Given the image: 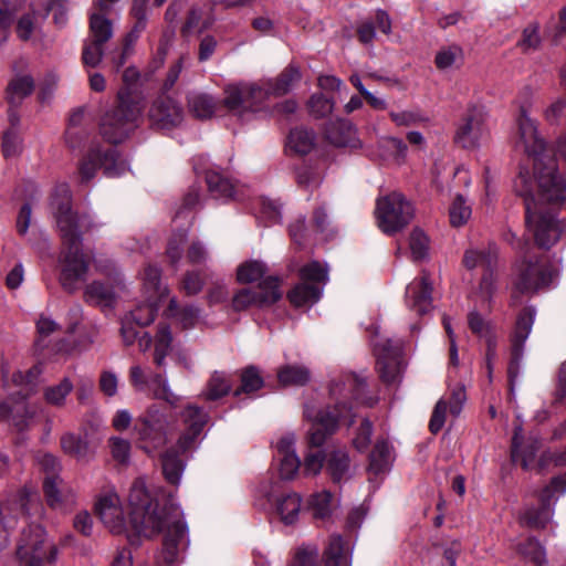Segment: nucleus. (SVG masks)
Listing matches in <instances>:
<instances>
[{"instance_id":"obj_1","label":"nucleus","mask_w":566,"mask_h":566,"mask_svg":"<svg viewBox=\"0 0 566 566\" xmlns=\"http://www.w3.org/2000/svg\"><path fill=\"white\" fill-rule=\"evenodd\" d=\"M161 490L147 485L144 479H137L130 486L128 503L129 518H126L122 502L116 492L109 491L101 495L95 511L109 532L114 534L135 533L147 538L165 532L163 548L157 555V566H170L179 560L180 552L188 544L187 525L159 510Z\"/></svg>"},{"instance_id":"obj_2","label":"nucleus","mask_w":566,"mask_h":566,"mask_svg":"<svg viewBox=\"0 0 566 566\" xmlns=\"http://www.w3.org/2000/svg\"><path fill=\"white\" fill-rule=\"evenodd\" d=\"M51 210L62 241L59 280L65 291L73 293L85 281L90 269V259L82 250V239L92 226L91 220L86 214L80 216L73 211L71 191L65 184L56 186Z\"/></svg>"},{"instance_id":"obj_3","label":"nucleus","mask_w":566,"mask_h":566,"mask_svg":"<svg viewBox=\"0 0 566 566\" xmlns=\"http://www.w3.org/2000/svg\"><path fill=\"white\" fill-rule=\"evenodd\" d=\"M515 145L533 160L534 177L541 195L548 201L566 200V178L541 137L536 122L521 107L516 117Z\"/></svg>"},{"instance_id":"obj_4","label":"nucleus","mask_w":566,"mask_h":566,"mask_svg":"<svg viewBox=\"0 0 566 566\" xmlns=\"http://www.w3.org/2000/svg\"><path fill=\"white\" fill-rule=\"evenodd\" d=\"M365 391V378L352 373L342 374L334 378L329 385V394L336 400L334 411L329 409L316 410L314 406L306 405L304 416L312 422L308 430L310 447H322L326 439L336 431L338 419L345 417L339 410V406L345 407L349 398H353L357 403L371 406L374 400L367 398Z\"/></svg>"},{"instance_id":"obj_5","label":"nucleus","mask_w":566,"mask_h":566,"mask_svg":"<svg viewBox=\"0 0 566 566\" xmlns=\"http://www.w3.org/2000/svg\"><path fill=\"white\" fill-rule=\"evenodd\" d=\"M533 180L527 169H521L514 179L513 189L524 198L526 229L532 233L535 243L543 249L553 247L564 234L562 221L552 210L544 209L539 200H545L538 190V200L533 195ZM557 200L556 202H558Z\"/></svg>"},{"instance_id":"obj_6","label":"nucleus","mask_w":566,"mask_h":566,"mask_svg":"<svg viewBox=\"0 0 566 566\" xmlns=\"http://www.w3.org/2000/svg\"><path fill=\"white\" fill-rule=\"evenodd\" d=\"M42 368L33 366L27 371H13L11 377L3 370L6 386L9 389L18 388L0 405V419L8 418L19 430L27 428L36 416L40 408L25 401L27 397L34 392Z\"/></svg>"},{"instance_id":"obj_7","label":"nucleus","mask_w":566,"mask_h":566,"mask_svg":"<svg viewBox=\"0 0 566 566\" xmlns=\"http://www.w3.org/2000/svg\"><path fill=\"white\" fill-rule=\"evenodd\" d=\"M117 99V106L108 111L101 122V133L112 144L120 143L128 136L143 112L140 98L133 96L128 90H120Z\"/></svg>"},{"instance_id":"obj_8","label":"nucleus","mask_w":566,"mask_h":566,"mask_svg":"<svg viewBox=\"0 0 566 566\" xmlns=\"http://www.w3.org/2000/svg\"><path fill=\"white\" fill-rule=\"evenodd\" d=\"M268 98V90L261 82H237L226 85L222 105L232 115L243 118L259 112Z\"/></svg>"},{"instance_id":"obj_9","label":"nucleus","mask_w":566,"mask_h":566,"mask_svg":"<svg viewBox=\"0 0 566 566\" xmlns=\"http://www.w3.org/2000/svg\"><path fill=\"white\" fill-rule=\"evenodd\" d=\"M57 549L46 541L44 530L40 525H29L23 530L17 547V556L23 566H44L55 560Z\"/></svg>"},{"instance_id":"obj_10","label":"nucleus","mask_w":566,"mask_h":566,"mask_svg":"<svg viewBox=\"0 0 566 566\" xmlns=\"http://www.w3.org/2000/svg\"><path fill=\"white\" fill-rule=\"evenodd\" d=\"M375 216L379 229L394 234L403 229L413 218V208L399 192H391L377 200Z\"/></svg>"},{"instance_id":"obj_11","label":"nucleus","mask_w":566,"mask_h":566,"mask_svg":"<svg viewBox=\"0 0 566 566\" xmlns=\"http://www.w3.org/2000/svg\"><path fill=\"white\" fill-rule=\"evenodd\" d=\"M555 461L559 465H566V449L556 457ZM565 492L566 473L552 479L551 483L542 491L539 495L541 507L528 509L523 515L524 523L535 528L545 527L553 516V510L551 507L552 501L556 495L563 494Z\"/></svg>"},{"instance_id":"obj_12","label":"nucleus","mask_w":566,"mask_h":566,"mask_svg":"<svg viewBox=\"0 0 566 566\" xmlns=\"http://www.w3.org/2000/svg\"><path fill=\"white\" fill-rule=\"evenodd\" d=\"M259 291L242 289L234 294L232 307L234 311H244L251 306L265 307L273 305L282 297L280 280L276 276H266L259 286Z\"/></svg>"},{"instance_id":"obj_13","label":"nucleus","mask_w":566,"mask_h":566,"mask_svg":"<svg viewBox=\"0 0 566 566\" xmlns=\"http://www.w3.org/2000/svg\"><path fill=\"white\" fill-rule=\"evenodd\" d=\"M497 254V247L490 243L484 247L470 248L463 255V264L468 270L481 268L485 271L480 283V293L485 300L490 298L494 291L492 270L496 265Z\"/></svg>"},{"instance_id":"obj_14","label":"nucleus","mask_w":566,"mask_h":566,"mask_svg":"<svg viewBox=\"0 0 566 566\" xmlns=\"http://www.w3.org/2000/svg\"><path fill=\"white\" fill-rule=\"evenodd\" d=\"M167 417L156 407H150L135 423V431L145 449L163 447L167 441Z\"/></svg>"},{"instance_id":"obj_15","label":"nucleus","mask_w":566,"mask_h":566,"mask_svg":"<svg viewBox=\"0 0 566 566\" xmlns=\"http://www.w3.org/2000/svg\"><path fill=\"white\" fill-rule=\"evenodd\" d=\"M97 168H103L107 177H118L127 170V165L124 160L119 159L114 148L103 153L99 149H92L80 167L82 180H91L95 176Z\"/></svg>"},{"instance_id":"obj_16","label":"nucleus","mask_w":566,"mask_h":566,"mask_svg":"<svg viewBox=\"0 0 566 566\" xmlns=\"http://www.w3.org/2000/svg\"><path fill=\"white\" fill-rule=\"evenodd\" d=\"M401 349L399 340L382 339L374 343L377 369L380 378L387 384H392L400 377L402 371Z\"/></svg>"},{"instance_id":"obj_17","label":"nucleus","mask_w":566,"mask_h":566,"mask_svg":"<svg viewBox=\"0 0 566 566\" xmlns=\"http://www.w3.org/2000/svg\"><path fill=\"white\" fill-rule=\"evenodd\" d=\"M489 136L486 114L482 107H472L455 133V143L463 148H474Z\"/></svg>"},{"instance_id":"obj_18","label":"nucleus","mask_w":566,"mask_h":566,"mask_svg":"<svg viewBox=\"0 0 566 566\" xmlns=\"http://www.w3.org/2000/svg\"><path fill=\"white\" fill-rule=\"evenodd\" d=\"M148 119L158 129L175 128L184 120V109L171 96L160 95L153 101Z\"/></svg>"},{"instance_id":"obj_19","label":"nucleus","mask_w":566,"mask_h":566,"mask_svg":"<svg viewBox=\"0 0 566 566\" xmlns=\"http://www.w3.org/2000/svg\"><path fill=\"white\" fill-rule=\"evenodd\" d=\"M552 281V272L539 261L523 263L515 289L521 293H533L547 286Z\"/></svg>"},{"instance_id":"obj_20","label":"nucleus","mask_w":566,"mask_h":566,"mask_svg":"<svg viewBox=\"0 0 566 566\" xmlns=\"http://www.w3.org/2000/svg\"><path fill=\"white\" fill-rule=\"evenodd\" d=\"M181 418L186 424V430L178 440V448L181 451H187L196 444L208 422V413L195 405H189L182 410Z\"/></svg>"},{"instance_id":"obj_21","label":"nucleus","mask_w":566,"mask_h":566,"mask_svg":"<svg viewBox=\"0 0 566 566\" xmlns=\"http://www.w3.org/2000/svg\"><path fill=\"white\" fill-rule=\"evenodd\" d=\"M432 286L429 275L423 272L420 279L413 280L406 289V304L418 315H424L432 310Z\"/></svg>"},{"instance_id":"obj_22","label":"nucleus","mask_w":566,"mask_h":566,"mask_svg":"<svg viewBox=\"0 0 566 566\" xmlns=\"http://www.w3.org/2000/svg\"><path fill=\"white\" fill-rule=\"evenodd\" d=\"M12 504L0 503V549L9 543V530L15 525L17 517L29 512L32 500L25 492H20Z\"/></svg>"},{"instance_id":"obj_23","label":"nucleus","mask_w":566,"mask_h":566,"mask_svg":"<svg viewBox=\"0 0 566 566\" xmlns=\"http://www.w3.org/2000/svg\"><path fill=\"white\" fill-rule=\"evenodd\" d=\"M295 436L287 433L283 436L277 444L279 473L283 480H292L298 472L301 461L294 450Z\"/></svg>"},{"instance_id":"obj_24","label":"nucleus","mask_w":566,"mask_h":566,"mask_svg":"<svg viewBox=\"0 0 566 566\" xmlns=\"http://www.w3.org/2000/svg\"><path fill=\"white\" fill-rule=\"evenodd\" d=\"M125 284L117 277L114 284L101 281H93L85 287L84 296L88 303L102 307H113L116 303L118 292L124 290Z\"/></svg>"},{"instance_id":"obj_25","label":"nucleus","mask_w":566,"mask_h":566,"mask_svg":"<svg viewBox=\"0 0 566 566\" xmlns=\"http://www.w3.org/2000/svg\"><path fill=\"white\" fill-rule=\"evenodd\" d=\"M326 138L337 147H360L357 132L354 125L346 119H336L327 124Z\"/></svg>"},{"instance_id":"obj_26","label":"nucleus","mask_w":566,"mask_h":566,"mask_svg":"<svg viewBox=\"0 0 566 566\" xmlns=\"http://www.w3.org/2000/svg\"><path fill=\"white\" fill-rule=\"evenodd\" d=\"M522 432L521 426L515 427L514 437L512 440V458L513 461L520 462L523 469L528 470L533 467L536 459V453L541 447L538 439H533L527 442L526 446H522Z\"/></svg>"},{"instance_id":"obj_27","label":"nucleus","mask_w":566,"mask_h":566,"mask_svg":"<svg viewBox=\"0 0 566 566\" xmlns=\"http://www.w3.org/2000/svg\"><path fill=\"white\" fill-rule=\"evenodd\" d=\"M326 473L338 484L350 478V460L343 449H335L326 454Z\"/></svg>"},{"instance_id":"obj_28","label":"nucleus","mask_w":566,"mask_h":566,"mask_svg":"<svg viewBox=\"0 0 566 566\" xmlns=\"http://www.w3.org/2000/svg\"><path fill=\"white\" fill-rule=\"evenodd\" d=\"M33 91V77L29 73H17L8 83L7 101L11 106H19Z\"/></svg>"},{"instance_id":"obj_29","label":"nucleus","mask_w":566,"mask_h":566,"mask_svg":"<svg viewBox=\"0 0 566 566\" xmlns=\"http://www.w3.org/2000/svg\"><path fill=\"white\" fill-rule=\"evenodd\" d=\"M63 451L78 461H90L93 455V449L84 436L65 433L61 438Z\"/></svg>"},{"instance_id":"obj_30","label":"nucleus","mask_w":566,"mask_h":566,"mask_svg":"<svg viewBox=\"0 0 566 566\" xmlns=\"http://www.w3.org/2000/svg\"><path fill=\"white\" fill-rule=\"evenodd\" d=\"M201 314L200 307L193 304H187L179 306L176 297H171L167 307V316L172 317L177 321L182 328L193 327Z\"/></svg>"},{"instance_id":"obj_31","label":"nucleus","mask_w":566,"mask_h":566,"mask_svg":"<svg viewBox=\"0 0 566 566\" xmlns=\"http://www.w3.org/2000/svg\"><path fill=\"white\" fill-rule=\"evenodd\" d=\"M106 13L94 11L90 14V31L87 39L105 44L113 36V22L105 17Z\"/></svg>"},{"instance_id":"obj_32","label":"nucleus","mask_w":566,"mask_h":566,"mask_svg":"<svg viewBox=\"0 0 566 566\" xmlns=\"http://www.w3.org/2000/svg\"><path fill=\"white\" fill-rule=\"evenodd\" d=\"M534 316V310L527 308L517 318L516 327L512 339L513 357L515 360L518 359L523 344L525 343L532 331Z\"/></svg>"},{"instance_id":"obj_33","label":"nucleus","mask_w":566,"mask_h":566,"mask_svg":"<svg viewBox=\"0 0 566 566\" xmlns=\"http://www.w3.org/2000/svg\"><path fill=\"white\" fill-rule=\"evenodd\" d=\"M301 80L300 70L295 66L286 67L275 80V82L266 81L261 82L265 85L268 90V96L270 94L273 95H284L289 93L292 87Z\"/></svg>"},{"instance_id":"obj_34","label":"nucleus","mask_w":566,"mask_h":566,"mask_svg":"<svg viewBox=\"0 0 566 566\" xmlns=\"http://www.w3.org/2000/svg\"><path fill=\"white\" fill-rule=\"evenodd\" d=\"M301 507L302 497L294 492L281 496L276 502V512L286 525L294 524L297 521Z\"/></svg>"},{"instance_id":"obj_35","label":"nucleus","mask_w":566,"mask_h":566,"mask_svg":"<svg viewBox=\"0 0 566 566\" xmlns=\"http://www.w3.org/2000/svg\"><path fill=\"white\" fill-rule=\"evenodd\" d=\"M392 461L391 449L386 441H378L369 457V471L376 475L389 470Z\"/></svg>"},{"instance_id":"obj_36","label":"nucleus","mask_w":566,"mask_h":566,"mask_svg":"<svg viewBox=\"0 0 566 566\" xmlns=\"http://www.w3.org/2000/svg\"><path fill=\"white\" fill-rule=\"evenodd\" d=\"M321 295L322 287L302 282L287 294V297L294 306L300 307L317 302Z\"/></svg>"},{"instance_id":"obj_37","label":"nucleus","mask_w":566,"mask_h":566,"mask_svg":"<svg viewBox=\"0 0 566 566\" xmlns=\"http://www.w3.org/2000/svg\"><path fill=\"white\" fill-rule=\"evenodd\" d=\"M209 11L210 9H206L203 7H192L189 10L187 20L182 27V34H189L193 30L202 32L203 30L209 29L213 23V18Z\"/></svg>"},{"instance_id":"obj_38","label":"nucleus","mask_w":566,"mask_h":566,"mask_svg":"<svg viewBox=\"0 0 566 566\" xmlns=\"http://www.w3.org/2000/svg\"><path fill=\"white\" fill-rule=\"evenodd\" d=\"M190 112L198 118H210L216 111V101L206 93H191L188 97Z\"/></svg>"},{"instance_id":"obj_39","label":"nucleus","mask_w":566,"mask_h":566,"mask_svg":"<svg viewBox=\"0 0 566 566\" xmlns=\"http://www.w3.org/2000/svg\"><path fill=\"white\" fill-rule=\"evenodd\" d=\"M143 281L148 296H153V300L159 302L164 296L168 295V287L163 285L160 281L159 268L148 265L144 270Z\"/></svg>"},{"instance_id":"obj_40","label":"nucleus","mask_w":566,"mask_h":566,"mask_svg":"<svg viewBox=\"0 0 566 566\" xmlns=\"http://www.w3.org/2000/svg\"><path fill=\"white\" fill-rule=\"evenodd\" d=\"M314 140L315 136L312 130L295 128L289 135L287 147L295 154L306 155L314 147Z\"/></svg>"},{"instance_id":"obj_41","label":"nucleus","mask_w":566,"mask_h":566,"mask_svg":"<svg viewBox=\"0 0 566 566\" xmlns=\"http://www.w3.org/2000/svg\"><path fill=\"white\" fill-rule=\"evenodd\" d=\"M146 388L153 391L155 398L163 399L171 406L179 401V397L172 392L167 379L161 374L148 375Z\"/></svg>"},{"instance_id":"obj_42","label":"nucleus","mask_w":566,"mask_h":566,"mask_svg":"<svg viewBox=\"0 0 566 566\" xmlns=\"http://www.w3.org/2000/svg\"><path fill=\"white\" fill-rule=\"evenodd\" d=\"M74 386L70 378L64 377L59 384L48 386L43 390L44 400L54 407H63L66 397L71 394Z\"/></svg>"},{"instance_id":"obj_43","label":"nucleus","mask_w":566,"mask_h":566,"mask_svg":"<svg viewBox=\"0 0 566 566\" xmlns=\"http://www.w3.org/2000/svg\"><path fill=\"white\" fill-rule=\"evenodd\" d=\"M171 329L167 324H159L155 336V354L154 361L158 367L164 366L165 358L168 355L171 346Z\"/></svg>"},{"instance_id":"obj_44","label":"nucleus","mask_w":566,"mask_h":566,"mask_svg":"<svg viewBox=\"0 0 566 566\" xmlns=\"http://www.w3.org/2000/svg\"><path fill=\"white\" fill-rule=\"evenodd\" d=\"M324 555L325 566H350L349 557L344 552L343 539L339 535L331 536Z\"/></svg>"},{"instance_id":"obj_45","label":"nucleus","mask_w":566,"mask_h":566,"mask_svg":"<svg viewBox=\"0 0 566 566\" xmlns=\"http://www.w3.org/2000/svg\"><path fill=\"white\" fill-rule=\"evenodd\" d=\"M161 465L166 480L171 484H178L180 482L185 464L177 453L172 450L165 452L161 458Z\"/></svg>"},{"instance_id":"obj_46","label":"nucleus","mask_w":566,"mask_h":566,"mask_svg":"<svg viewBox=\"0 0 566 566\" xmlns=\"http://www.w3.org/2000/svg\"><path fill=\"white\" fill-rule=\"evenodd\" d=\"M279 381L284 385L303 386L310 380V370L304 366L287 365L280 369Z\"/></svg>"},{"instance_id":"obj_47","label":"nucleus","mask_w":566,"mask_h":566,"mask_svg":"<svg viewBox=\"0 0 566 566\" xmlns=\"http://www.w3.org/2000/svg\"><path fill=\"white\" fill-rule=\"evenodd\" d=\"M206 180L209 188V191L216 198H229L233 195V185L232 182L223 177L220 172L209 170L206 174Z\"/></svg>"},{"instance_id":"obj_48","label":"nucleus","mask_w":566,"mask_h":566,"mask_svg":"<svg viewBox=\"0 0 566 566\" xmlns=\"http://www.w3.org/2000/svg\"><path fill=\"white\" fill-rule=\"evenodd\" d=\"M206 180L209 188V191L216 198H229L233 195V185L232 182L223 177L220 172L209 170L206 174Z\"/></svg>"},{"instance_id":"obj_49","label":"nucleus","mask_w":566,"mask_h":566,"mask_svg":"<svg viewBox=\"0 0 566 566\" xmlns=\"http://www.w3.org/2000/svg\"><path fill=\"white\" fill-rule=\"evenodd\" d=\"M206 180L209 188V191L216 198H229L233 195V185L232 182L223 177L220 172L209 170L206 174Z\"/></svg>"},{"instance_id":"obj_50","label":"nucleus","mask_w":566,"mask_h":566,"mask_svg":"<svg viewBox=\"0 0 566 566\" xmlns=\"http://www.w3.org/2000/svg\"><path fill=\"white\" fill-rule=\"evenodd\" d=\"M157 308L158 301L153 300V296H148L147 303L138 305L125 317L135 323L137 326H146L154 322Z\"/></svg>"},{"instance_id":"obj_51","label":"nucleus","mask_w":566,"mask_h":566,"mask_svg":"<svg viewBox=\"0 0 566 566\" xmlns=\"http://www.w3.org/2000/svg\"><path fill=\"white\" fill-rule=\"evenodd\" d=\"M231 389L229 377L219 371H214L208 381L205 397L208 400H217L226 396Z\"/></svg>"},{"instance_id":"obj_52","label":"nucleus","mask_w":566,"mask_h":566,"mask_svg":"<svg viewBox=\"0 0 566 566\" xmlns=\"http://www.w3.org/2000/svg\"><path fill=\"white\" fill-rule=\"evenodd\" d=\"M300 277L308 284H326L328 281V269L318 261H312L300 270Z\"/></svg>"},{"instance_id":"obj_53","label":"nucleus","mask_w":566,"mask_h":566,"mask_svg":"<svg viewBox=\"0 0 566 566\" xmlns=\"http://www.w3.org/2000/svg\"><path fill=\"white\" fill-rule=\"evenodd\" d=\"M472 210L463 196L458 195L449 209L450 222L453 227H462L471 218Z\"/></svg>"},{"instance_id":"obj_54","label":"nucleus","mask_w":566,"mask_h":566,"mask_svg":"<svg viewBox=\"0 0 566 566\" xmlns=\"http://www.w3.org/2000/svg\"><path fill=\"white\" fill-rule=\"evenodd\" d=\"M265 264L260 261H248L241 264L237 271V279L240 283H252L264 276Z\"/></svg>"},{"instance_id":"obj_55","label":"nucleus","mask_w":566,"mask_h":566,"mask_svg":"<svg viewBox=\"0 0 566 566\" xmlns=\"http://www.w3.org/2000/svg\"><path fill=\"white\" fill-rule=\"evenodd\" d=\"M263 384L264 381L259 369L254 366H249L242 370L241 387L234 391V395L239 396L241 392H253L262 388Z\"/></svg>"},{"instance_id":"obj_56","label":"nucleus","mask_w":566,"mask_h":566,"mask_svg":"<svg viewBox=\"0 0 566 566\" xmlns=\"http://www.w3.org/2000/svg\"><path fill=\"white\" fill-rule=\"evenodd\" d=\"M103 43H97L90 39L84 41L82 51V62L85 66L97 67L104 57L105 49Z\"/></svg>"},{"instance_id":"obj_57","label":"nucleus","mask_w":566,"mask_h":566,"mask_svg":"<svg viewBox=\"0 0 566 566\" xmlns=\"http://www.w3.org/2000/svg\"><path fill=\"white\" fill-rule=\"evenodd\" d=\"M62 479L59 475L45 476L43 482V490L48 501V504L53 507H60L62 505Z\"/></svg>"},{"instance_id":"obj_58","label":"nucleus","mask_w":566,"mask_h":566,"mask_svg":"<svg viewBox=\"0 0 566 566\" xmlns=\"http://www.w3.org/2000/svg\"><path fill=\"white\" fill-rule=\"evenodd\" d=\"M205 285L203 273L198 270L187 271L180 281V291L188 296L199 294Z\"/></svg>"},{"instance_id":"obj_59","label":"nucleus","mask_w":566,"mask_h":566,"mask_svg":"<svg viewBox=\"0 0 566 566\" xmlns=\"http://www.w3.org/2000/svg\"><path fill=\"white\" fill-rule=\"evenodd\" d=\"M319 551L314 544H303L294 553L292 566H317Z\"/></svg>"},{"instance_id":"obj_60","label":"nucleus","mask_w":566,"mask_h":566,"mask_svg":"<svg viewBox=\"0 0 566 566\" xmlns=\"http://www.w3.org/2000/svg\"><path fill=\"white\" fill-rule=\"evenodd\" d=\"M42 14L38 13L36 11L32 10L25 14H23L17 23V34L19 39L27 41L31 38L33 32L36 30L40 21H43L41 19Z\"/></svg>"},{"instance_id":"obj_61","label":"nucleus","mask_w":566,"mask_h":566,"mask_svg":"<svg viewBox=\"0 0 566 566\" xmlns=\"http://www.w3.org/2000/svg\"><path fill=\"white\" fill-rule=\"evenodd\" d=\"M463 60V51L458 45L441 49L436 55V64L440 70H447Z\"/></svg>"},{"instance_id":"obj_62","label":"nucleus","mask_w":566,"mask_h":566,"mask_svg":"<svg viewBox=\"0 0 566 566\" xmlns=\"http://www.w3.org/2000/svg\"><path fill=\"white\" fill-rule=\"evenodd\" d=\"M188 231L181 230L172 234L168 241L166 254L172 265H177L184 254V244L187 241Z\"/></svg>"},{"instance_id":"obj_63","label":"nucleus","mask_w":566,"mask_h":566,"mask_svg":"<svg viewBox=\"0 0 566 566\" xmlns=\"http://www.w3.org/2000/svg\"><path fill=\"white\" fill-rule=\"evenodd\" d=\"M324 463H326V454L321 450H308L304 455L303 473L306 476L317 475Z\"/></svg>"},{"instance_id":"obj_64","label":"nucleus","mask_w":566,"mask_h":566,"mask_svg":"<svg viewBox=\"0 0 566 566\" xmlns=\"http://www.w3.org/2000/svg\"><path fill=\"white\" fill-rule=\"evenodd\" d=\"M518 552L537 565L546 563L545 549L535 538H527L524 543L520 544Z\"/></svg>"}]
</instances>
